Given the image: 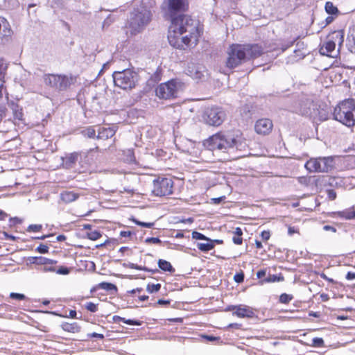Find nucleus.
I'll return each instance as SVG.
<instances>
[{"instance_id":"nucleus-7","label":"nucleus","mask_w":355,"mask_h":355,"mask_svg":"<svg viewBox=\"0 0 355 355\" xmlns=\"http://www.w3.org/2000/svg\"><path fill=\"white\" fill-rule=\"evenodd\" d=\"M334 157L329 156L311 158L306 162L304 167L309 172L329 173L334 168Z\"/></svg>"},{"instance_id":"nucleus-44","label":"nucleus","mask_w":355,"mask_h":355,"mask_svg":"<svg viewBox=\"0 0 355 355\" xmlns=\"http://www.w3.org/2000/svg\"><path fill=\"white\" fill-rule=\"evenodd\" d=\"M127 154H128V157L126 159V161L129 163H132L135 162V157H134V153L132 152V150H128L127 151Z\"/></svg>"},{"instance_id":"nucleus-6","label":"nucleus","mask_w":355,"mask_h":355,"mask_svg":"<svg viewBox=\"0 0 355 355\" xmlns=\"http://www.w3.org/2000/svg\"><path fill=\"white\" fill-rule=\"evenodd\" d=\"M183 89V84L177 80H171L158 85L155 89L156 96L160 99L177 98Z\"/></svg>"},{"instance_id":"nucleus-34","label":"nucleus","mask_w":355,"mask_h":355,"mask_svg":"<svg viewBox=\"0 0 355 355\" xmlns=\"http://www.w3.org/2000/svg\"><path fill=\"white\" fill-rule=\"evenodd\" d=\"M161 288V285L160 284H148L147 285V287H146V290L152 293H155V292H157L159 291Z\"/></svg>"},{"instance_id":"nucleus-60","label":"nucleus","mask_w":355,"mask_h":355,"mask_svg":"<svg viewBox=\"0 0 355 355\" xmlns=\"http://www.w3.org/2000/svg\"><path fill=\"white\" fill-rule=\"evenodd\" d=\"M266 272L265 270H261L257 272V277L259 279H261L266 276Z\"/></svg>"},{"instance_id":"nucleus-50","label":"nucleus","mask_w":355,"mask_h":355,"mask_svg":"<svg viewBox=\"0 0 355 355\" xmlns=\"http://www.w3.org/2000/svg\"><path fill=\"white\" fill-rule=\"evenodd\" d=\"M99 288L110 291L111 290V283L108 282H101L98 284Z\"/></svg>"},{"instance_id":"nucleus-35","label":"nucleus","mask_w":355,"mask_h":355,"mask_svg":"<svg viewBox=\"0 0 355 355\" xmlns=\"http://www.w3.org/2000/svg\"><path fill=\"white\" fill-rule=\"evenodd\" d=\"M312 347H322L324 346V340L321 338H314L312 340Z\"/></svg>"},{"instance_id":"nucleus-61","label":"nucleus","mask_w":355,"mask_h":355,"mask_svg":"<svg viewBox=\"0 0 355 355\" xmlns=\"http://www.w3.org/2000/svg\"><path fill=\"white\" fill-rule=\"evenodd\" d=\"M320 277L322 278L324 280L328 281L329 282L333 283L334 282V279L328 277L324 273H321L320 275Z\"/></svg>"},{"instance_id":"nucleus-58","label":"nucleus","mask_w":355,"mask_h":355,"mask_svg":"<svg viewBox=\"0 0 355 355\" xmlns=\"http://www.w3.org/2000/svg\"><path fill=\"white\" fill-rule=\"evenodd\" d=\"M346 279L347 280L355 279V272H348L346 275Z\"/></svg>"},{"instance_id":"nucleus-26","label":"nucleus","mask_w":355,"mask_h":355,"mask_svg":"<svg viewBox=\"0 0 355 355\" xmlns=\"http://www.w3.org/2000/svg\"><path fill=\"white\" fill-rule=\"evenodd\" d=\"M202 67H194L192 70L190 71L191 76L193 79L196 80H202L205 78V72L202 70Z\"/></svg>"},{"instance_id":"nucleus-52","label":"nucleus","mask_w":355,"mask_h":355,"mask_svg":"<svg viewBox=\"0 0 355 355\" xmlns=\"http://www.w3.org/2000/svg\"><path fill=\"white\" fill-rule=\"evenodd\" d=\"M261 236L263 240L268 241L270 237V233L269 231H263L261 233Z\"/></svg>"},{"instance_id":"nucleus-43","label":"nucleus","mask_w":355,"mask_h":355,"mask_svg":"<svg viewBox=\"0 0 355 355\" xmlns=\"http://www.w3.org/2000/svg\"><path fill=\"white\" fill-rule=\"evenodd\" d=\"M10 297L12 299H16L18 300H23L26 299V296L24 294L17 293H11L10 294Z\"/></svg>"},{"instance_id":"nucleus-41","label":"nucleus","mask_w":355,"mask_h":355,"mask_svg":"<svg viewBox=\"0 0 355 355\" xmlns=\"http://www.w3.org/2000/svg\"><path fill=\"white\" fill-rule=\"evenodd\" d=\"M42 229V225H30L28 228V232H40Z\"/></svg>"},{"instance_id":"nucleus-18","label":"nucleus","mask_w":355,"mask_h":355,"mask_svg":"<svg viewBox=\"0 0 355 355\" xmlns=\"http://www.w3.org/2000/svg\"><path fill=\"white\" fill-rule=\"evenodd\" d=\"M8 106L12 110L13 116L15 119H17L19 121H21L23 119V112L22 109L19 106V105L15 101H12L8 102Z\"/></svg>"},{"instance_id":"nucleus-30","label":"nucleus","mask_w":355,"mask_h":355,"mask_svg":"<svg viewBox=\"0 0 355 355\" xmlns=\"http://www.w3.org/2000/svg\"><path fill=\"white\" fill-rule=\"evenodd\" d=\"M96 130L94 127L89 126L86 128L82 131V134L88 138H96Z\"/></svg>"},{"instance_id":"nucleus-20","label":"nucleus","mask_w":355,"mask_h":355,"mask_svg":"<svg viewBox=\"0 0 355 355\" xmlns=\"http://www.w3.org/2000/svg\"><path fill=\"white\" fill-rule=\"evenodd\" d=\"M79 195L73 191H65L61 193L60 198L66 203H70L78 199Z\"/></svg>"},{"instance_id":"nucleus-27","label":"nucleus","mask_w":355,"mask_h":355,"mask_svg":"<svg viewBox=\"0 0 355 355\" xmlns=\"http://www.w3.org/2000/svg\"><path fill=\"white\" fill-rule=\"evenodd\" d=\"M158 266L161 270L166 272H173L175 270L171 263L164 259H159Z\"/></svg>"},{"instance_id":"nucleus-32","label":"nucleus","mask_w":355,"mask_h":355,"mask_svg":"<svg viewBox=\"0 0 355 355\" xmlns=\"http://www.w3.org/2000/svg\"><path fill=\"white\" fill-rule=\"evenodd\" d=\"M128 266H129V268H132V269H137V270L150 272L152 274H155V272H157L158 271L157 269H149L146 267H142V266H138L133 263H130L128 264Z\"/></svg>"},{"instance_id":"nucleus-47","label":"nucleus","mask_w":355,"mask_h":355,"mask_svg":"<svg viewBox=\"0 0 355 355\" xmlns=\"http://www.w3.org/2000/svg\"><path fill=\"white\" fill-rule=\"evenodd\" d=\"M135 223L138 225L144 227H148L150 228L154 225L153 223H145V222H141L138 220H135Z\"/></svg>"},{"instance_id":"nucleus-37","label":"nucleus","mask_w":355,"mask_h":355,"mask_svg":"<svg viewBox=\"0 0 355 355\" xmlns=\"http://www.w3.org/2000/svg\"><path fill=\"white\" fill-rule=\"evenodd\" d=\"M192 238L196 240H208V237L196 231L192 232Z\"/></svg>"},{"instance_id":"nucleus-9","label":"nucleus","mask_w":355,"mask_h":355,"mask_svg":"<svg viewBox=\"0 0 355 355\" xmlns=\"http://www.w3.org/2000/svg\"><path fill=\"white\" fill-rule=\"evenodd\" d=\"M112 80L116 87L123 89H131L135 87L137 74L128 69L114 71L112 73Z\"/></svg>"},{"instance_id":"nucleus-13","label":"nucleus","mask_w":355,"mask_h":355,"mask_svg":"<svg viewBox=\"0 0 355 355\" xmlns=\"http://www.w3.org/2000/svg\"><path fill=\"white\" fill-rule=\"evenodd\" d=\"M272 127L273 124L271 120L268 119H261L257 121L254 130L257 134L266 135L271 132Z\"/></svg>"},{"instance_id":"nucleus-12","label":"nucleus","mask_w":355,"mask_h":355,"mask_svg":"<svg viewBox=\"0 0 355 355\" xmlns=\"http://www.w3.org/2000/svg\"><path fill=\"white\" fill-rule=\"evenodd\" d=\"M226 117L225 112L219 107L208 109L204 114L205 122L209 125L218 126L223 123Z\"/></svg>"},{"instance_id":"nucleus-49","label":"nucleus","mask_w":355,"mask_h":355,"mask_svg":"<svg viewBox=\"0 0 355 355\" xmlns=\"http://www.w3.org/2000/svg\"><path fill=\"white\" fill-rule=\"evenodd\" d=\"M40 270L42 272H55V268L53 266H44L42 267Z\"/></svg>"},{"instance_id":"nucleus-4","label":"nucleus","mask_w":355,"mask_h":355,"mask_svg":"<svg viewBox=\"0 0 355 355\" xmlns=\"http://www.w3.org/2000/svg\"><path fill=\"white\" fill-rule=\"evenodd\" d=\"M151 15L150 11L145 8L134 9L126 26L130 35H135L141 33L150 21Z\"/></svg>"},{"instance_id":"nucleus-64","label":"nucleus","mask_w":355,"mask_h":355,"mask_svg":"<svg viewBox=\"0 0 355 355\" xmlns=\"http://www.w3.org/2000/svg\"><path fill=\"white\" fill-rule=\"evenodd\" d=\"M157 304L159 305H168L170 304L169 300H158Z\"/></svg>"},{"instance_id":"nucleus-39","label":"nucleus","mask_w":355,"mask_h":355,"mask_svg":"<svg viewBox=\"0 0 355 355\" xmlns=\"http://www.w3.org/2000/svg\"><path fill=\"white\" fill-rule=\"evenodd\" d=\"M85 307L87 310H88L91 312L94 313V312L97 311V306L96 304H94L93 302H87L85 304Z\"/></svg>"},{"instance_id":"nucleus-21","label":"nucleus","mask_w":355,"mask_h":355,"mask_svg":"<svg viewBox=\"0 0 355 355\" xmlns=\"http://www.w3.org/2000/svg\"><path fill=\"white\" fill-rule=\"evenodd\" d=\"M97 132L98 134L96 135V139L98 140H107L110 137V128L98 127Z\"/></svg>"},{"instance_id":"nucleus-46","label":"nucleus","mask_w":355,"mask_h":355,"mask_svg":"<svg viewBox=\"0 0 355 355\" xmlns=\"http://www.w3.org/2000/svg\"><path fill=\"white\" fill-rule=\"evenodd\" d=\"M7 109L4 105H0V123L6 116Z\"/></svg>"},{"instance_id":"nucleus-3","label":"nucleus","mask_w":355,"mask_h":355,"mask_svg":"<svg viewBox=\"0 0 355 355\" xmlns=\"http://www.w3.org/2000/svg\"><path fill=\"white\" fill-rule=\"evenodd\" d=\"M204 146L209 150H220L225 152L230 148L241 150L243 143L240 137H234L229 135L217 133L204 141Z\"/></svg>"},{"instance_id":"nucleus-36","label":"nucleus","mask_w":355,"mask_h":355,"mask_svg":"<svg viewBox=\"0 0 355 355\" xmlns=\"http://www.w3.org/2000/svg\"><path fill=\"white\" fill-rule=\"evenodd\" d=\"M7 69V64L3 63L2 60H0V80L3 81L6 71Z\"/></svg>"},{"instance_id":"nucleus-28","label":"nucleus","mask_w":355,"mask_h":355,"mask_svg":"<svg viewBox=\"0 0 355 355\" xmlns=\"http://www.w3.org/2000/svg\"><path fill=\"white\" fill-rule=\"evenodd\" d=\"M234 236L232 238V241L236 245H241L243 242V239L241 237L243 234V231L241 227H236L234 232Z\"/></svg>"},{"instance_id":"nucleus-53","label":"nucleus","mask_w":355,"mask_h":355,"mask_svg":"<svg viewBox=\"0 0 355 355\" xmlns=\"http://www.w3.org/2000/svg\"><path fill=\"white\" fill-rule=\"evenodd\" d=\"M100 236H101V234L97 232H92V233L89 234V238L92 240H96L100 237Z\"/></svg>"},{"instance_id":"nucleus-48","label":"nucleus","mask_w":355,"mask_h":355,"mask_svg":"<svg viewBox=\"0 0 355 355\" xmlns=\"http://www.w3.org/2000/svg\"><path fill=\"white\" fill-rule=\"evenodd\" d=\"M56 273L60 275H67L69 273V270L67 267H60L58 270H55Z\"/></svg>"},{"instance_id":"nucleus-25","label":"nucleus","mask_w":355,"mask_h":355,"mask_svg":"<svg viewBox=\"0 0 355 355\" xmlns=\"http://www.w3.org/2000/svg\"><path fill=\"white\" fill-rule=\"evenodd\" d=\"M207 243H198L197 247L202 252H208L214 248V241L212 239L208 238V240H205Z\"/></svg>"},{"instance_id":"nucleus-57","label":"nucleus","mask_w":355,"mask_h":355,"mask_svg":"<svg viewBox=\"0 0 355 355\" xmlns=\"http://www.w3.org/2000/svg\"><path fill=\"white\" fill-rule=\"evenodd\" d=\"M244 276L243 274H237L234 276V279L236 282L240 283L243 281Z\"/></svg>"},{"instance_id":"nucleus-5","label":"nucleus","mask_w":355,"mask_h":355,"mask_svg":"<svg viewBox=\"0 0 355 355\" xmlns=\"http://www.w3.org/2000/svg\"><path fill=\"white\" fill-rule=\"evenodd\" d=\"M334 119L343 124L352 127L355 124V101L346 99L339 103L334 110Z\"/></svg>"},{"instance_id":"nucleus-19","label":"nucleus","mask_w":355,"mask_h":355,"mask_svg":"<svg viewBox=\"0 0 355 355\" xmlns=\"http://www.w3.org/2000/svg\"><path fill=\"white\" fill-rule=\"evenodd\" d=\"M29 261L31 263L37 264V265H52L56 263V261L49 259L43 257H33L29 259Z\"/></svg>"},{"instance_id":"nucleus-22","label":"nucleus","mask_w":355,"mask_h":355,"mask_svg":"<svg viewBox=\"0 0 355 355\" xmlns=\"http://www.w3.org/2000/svg\"><path fill=\"white\" fill-rule=\"evenodd\" d=\"M123 322L125 324H130V325H137L139 326L141 324L142 322L139 320H130L128 319L126 320L125 318H121L118 315H114L112 317V322L118 323L119 322Z\"/></svg>"},{"instance_id":"nucleus-54","label":"nucleus","mask_w":355,"mask_h":355,"mask_svg":"<svg viewBox=\"0 0 355 355\" xmlns=\"http://www.w3.org/2000/svg\"><path fill=\"white\" fill-rule=\"evenodd\" d=\"M225 199V196H220L219 198H211V201L214 203V204H219L223 200H224Z\"/></svg>"},{"instance_id":"nucleus-45","label":"nucleus","mask_w":355,"mask_h":355,"mask_svg":"<svg viewBox=\"0 0 355 355\" xmlns=\"http://www.w3.org/2000/svg\"><path fill=\"white\" fill-rule=\"evenodd\" d=\"M146 243L157 244L161 243V240L157 237H149L146 239Z\"/></svg>"},{"instance_id":"nucleus-33","label":"nucleus","mask_w":355,"mask_h":355,"mask_svg":"<svg viewBox=\"0 0 355 355\" xmlns=\"http://www.w3.org/2000/svg\"><path fill=\"white\" fill-rule=\"evenodd\" d=\"M293 300V296L286 293H282L279 297V302L283 304H288Z\"/></svg>"},{"instance_id":"nucleus-23","label":"nucleus","mask_w":355,"mask_h":355,"mask_svg":"<svg viewBox=\"0 0 355 355\" xmlns=\"http://www.w3.org/2000/svg\"><path fill=\"white\" fill-rule=\"evenodd\" d=\"M78 154L77 153H71L64 159V164L68 168H70L78 160Z\"/></svg>"},{"instance_id":"nucleus-59","label":"nucleus","mask_w":355,"mask_h":355,"mask_svg":"<svg viewBox=\"0 0 355 355\" xmlns=\"http://www.w3.org/2000/svg\"><path fill=\"white\" fill-rule=\"evenodd\" d=\"M132 234V232L130 231H121L119 232V235L121 237H129Z\"/></svg>"},{"instance_id":"nucleus-38","label":"nucleus","mask_w":355,"mask_h":355,"mask_svg":"<svg viewBox=\"0 0 355 355\" xmlns=\"http://www.w3.org/2000/svg\"><path fill=\"white\" fill-rule=\"evenodd\" d=\"M340 215L345 219H352L355 218V211H343Z\"/></svg>"},{"instance_id":"nucleus-40","label":"nucleus","mask_w":355,"mask_h":355,"mask_svg":"<svg viewBox=\"0 0 355 355\" xmlns=\"http://www.w3.org/2000/svg\"><path fill=\"white\" fill-rule=\"evenodd\" d=\"M308 105L309 107H304L303 108H301L300 110V114L302 115H309L311 114V103L308 101L306 103V105Z\"/></svg>"},{"instance_id":"nucleus-24","label":"nucleus","mask_w":355,"mask_h":355,"mask_svg":"<svg viewBox=\"0 0 355 355\" xmlns=\"http://www.w3.org/2000/svg\"><path fill=\"white\" fill-rule=\"evenodd\" d=\"M61 327L64 331L71 333H77L79 332L80 330V327L78 325L76 322H63Z\"/></svg>"},{"instance_id":"nucleus-2","label":"nucleus","mask_w":355,"mask_h":355,"mask_svg":"<svg viewBox=\"0 0 355 355\" xmlns=\"http://www.w3.org/2000/svg\"><path fill=\"white\" fill-rule=\"evenodd\" d=\"M263 53V49L259 44H232L227 51L226 67L234 69L247 59L255 58Z\"/></svg>"},{"instance_id":"nucleus-16","label":"nucleus","mask_w":355,"mask_h":355,"mask_svg":"<svg viewBox=\"0 0 355 355\" xmlns=\"http://www.w3.org/2000/svg\"><path fill=\"white\" fill-rule=\"evenodd\" d=\"M227 310H235L233 313L240 318H251L254 315L252 309L245 305L231 306L227 308Z\"/></svg>"},{"instance_id":"nucleus-55","label":"nucleus","mask_w":355,"mask_h":355,"mask_svg":"<svg viewBox=\"0 0 355 355\" xmlns=\"http://www.w3.org/2000/svg\"><path fill=\"white\" fill-rule=\"evenodd\" d=\"M294 53L296 54L297 58H298L299 59H302L306 55V53L302 52L300 50H295Z\"/></svg>"},{"instance_id":"nucleus-1","label":"nucleus","mask_w":355,"mask_h":355,"mask_svg":"<svg viewBox=\"0 0 355 355\" xmlns=\"http://www.w3.org/2000/svg\"><path fill=\"white\" fill-rule=\"evenodd\" d=\"M198 25V21L188 15H181L172 19L168 33L169 44L179 49L196 45L200 35Z\"/></svg>"},{"instance_id":"nucleus-10","label":"nucleus","mask_w":355,"mask_h":355,"mask_svg":"<svg viewBox=\"0 0 355 355\" xmlns=\"http://www.w3.org/2000/svg\"><path fill=\"white\" fill-rule=\"evenodd\" d=\"M43 79L46 85L60 91L67 89L73 83L72 77L66 75L45 74Z\"/></svg>"},{"instance_id":"nucleus-29","label":"nucleus","mask_w":355,"mask_h":355,"mask_svg":"<svg viewBox=\"0 0 355 355\" xmlns=\"http://www.w3.org/2000/svg\"><path fill=\"white\" fill-rule=\"evenodd\" d=\"M347 45L351 52L355 53V31H353L347 37Z\"/></svg>"},{"instance_id":"nucleus-11","label":"nucleus","mask_w":355,"mask_h":355,"mask_svg":"<svg viewBox=\"0 0 355 355\" xmlns=\"http://www.w3.org/2000/svg\"><path fill=\"white\" fill-rule=\"evenodd\" d=\"M173 182L170 178L157 179L153 181V193L156 196L170 195L173 192Z\"/></svg>"},{"instance_id":"nucleus-8","label":"nucleus","mask_w":355,"mask_h":355,"mask_svg":"<svg viewBox=\"0 0 355 355\" xmlns=\"http://www.w3.org/2000/svg\"><path fill=\"white\" fill-rule=\"evenodd\" d=\"M344 42V35L342 31H334L328 35L327 40L320 49V53L331 58H336L338 50L335 51L336 44L340 46Z\"/></svg>"},{"instance_id":"nucleus-56","label":"nucleus","mask_w":355,"mask_h":355,"mask_svg":"<svg viewBox=\"0 0 355 355\" xmlns=\"http://www.w3.org/2000/svg\"><path fill=\"white\" fill-rule=\"evenodd\" d=\"M21 222V220L17 218V217H15V218H10V225H15V224H17V223H20Z\"/></svg>"},{"instance_id":"nucleus-15","label":"nucleus","mask_w":355,"mask_h":355,"mask_svg":"<svg viewBox=\"0 0 355 355\" xmlns=\"http://www.w3.org/2000/svg\"><path fill=\"white\" fill-rule=\"evenodd\" d=\"M168 11L171 15L178 12L184 11L186 9V0H167Z\"/></svg>"},{"instance_id":"nucleus-42","label":"nucleus","mask_w":355,"mask_h":355,"mask_svg":"<svg viewBox=\"0 0 355 355\" xmlns=\"http://www.w3.org/2000/svg\"><path fill=\"white\" fill-rule=\"evenodd\" d=\"M36 251L41 253V254H45L49 252V247L46 245L44 244H40L37 248Z\"/></svg>"},{"instance_id":"nucleus-14","label":"nucleus","mask_w":355,"mask_h":355,"mask_svg":"<svg viewBox=\"0 0 355 355\" xmlns=\"http://www.w3.org/2000/svg\"><path fill=\"white\" fill-rule=\"evenodd\" d=\"M12 33L8 21L4 17H0V44L8 41Z\"/></svg>"},{"instance_id":"nucleus-51","label":"nucleus","mask_w":355,"mask_h":355,"mask_svg":"<svg viewBox=\"0 0 355 355\" xmlns=\"http://www.w3.org/2000/svg\"><path fill=\"white\" fill-rule=\"evenodd\" d=\"M327 195L329 200H334L336 198V193L333 189H329L327 191Z\"/></svg>"},{"instance_id":"nucleus-17","label":"nucleus","mask_w":355,"mask_h":355,"mask_svg":"<svg viewBox=\"0 0 355 355\" xmlns=\"http://www.w3.org/2000/svg\"><path fill=\"white\" fill-rule=\"evenodd\" d=\"M196 144L191 140L184 139L181 141L179 148L183 152L192 155L196 153Z\"/></svg>"},{"instance_id":"nucleus-31","label":"nucleus","mask_w":355,"mask_h":355,"mask_svg":"<svg viewBox=\"0 0 355 355\" xmlns=\"http://www.w3.org/2000/svg\"><path fill=\"white\" fill-rule=\"evenodd\" d=\"M325 10L328 14L336 15L338 12V8L333 4L332 2L327 1L325 3Z\"/></svg>"},{"instance_id":"nucleus-62","label":"nucleus","mask_w":355,"mask_h":355,"mask_svg":"<svg viewBox=\"0 0 355 355\" xmlns=\"http://www.w3.org/2000/svg\"><path fill=\"white\" fill-rule=\"evenodd\" d=\"M323 229L326 231H331L333 232H336V229L334 227L331 226V225H324Z\"/></svg>"},{"instance_id":"nucleus-63","label":"nucleus","mask_w":355,"mask_h":355,"mask_svg":"<svg viewBox=\"0 0 355 355\" xmlns=\"http://www.w3.org/2000/svg\"><path fill=\"white\" fill-rule=\"evenodd\" d=\"M299 182L304 184H308L309 180L304 177H300L298 178Z\"/></svg>"}]
</instances>
